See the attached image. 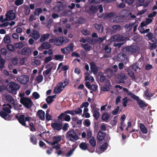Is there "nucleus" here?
I'll return each mask as SVG.
<instances>
[{
	"label": "nucleus",
	"mask_w": 157,
	"mask_h": 157,
	"mask_svg": "<svg viewBox=\"0 0 157 157\" xmlns=\"http://www.w3.org/2000/svg\"><path fill=\"white\" fill-rule=\"evenodd\" d=\"M15 117L18 120L20 124L25 128L29 127V125L26 124V121L29 122L30 121H33V118L31 117L28 116L25 117L24 114H20L19 116L16 115Z\"/></svg>",
	"instance_id": "1"
},
{
	"label": "nucleus",
	"mask_w": 157,
	"mask_h": 157,
	"mask_svg": "<svg viewBox=\"0 0 157 157\" xmlns=\"http://www.w3.org/2000/svg\"><path fill=\"white\" fill-rule=\"evenodd\" d=\"M140 50V48L137 45L132 44L123 48L121 51L126 53L134 54Z\"/></svg>",
	"instance_id": "2"
},
{
	"label": "nucleus",
	"mask_w": 157,
	"mask_h": 157,
	"mask_svg": "<svg viewBox=\"0 0 157 157\" xmlns=\"http://www.w3.org/2000/svg\"><path fill=\"white\" fill-rule=\"evenodd\" d=\"M7 90L10 93L16 94L17 91L19 90L20 86L19 85L14 82H10L7 86Z\"/></svg>",
	"instance_id": "3"
},
{
	"label": "nucleus",
	"mask_w": 157,
	"mask_h": 157,
	"mask_svg": "<svg viewBox=\"0 0 157 157\" xmlns=\"http://www.w3.org/2000/svg\"><path fill=\"white\" fill-rule=\"evenodd\" d=\"M66 137L69 140L73 142H75L79 139L78 135L73 129L69 130L67 132Z\"/></svg>",
	"instance_id": "4"
},
{
	"label": "nucleus",
	"mask_w": 157,
	"mask_h": 157,
	"mask_svg": "<svg viewBox=\"0 0 157 157\" xmlns=\"http://www.w3.org/2000/svg\"><path fill=\"white\" fill-rule=\"evenodd\" d=\"M20 102L25 107L29 109L31 108L33 104V102L30 98L26 97L21 98Z\"/></svg>",
	"instance_id": "5"
},
{
	"label": "nucleus",
	"mask_w": 157,
	"mask_h": 157,
	"mask_svg": "<svg viewBox=\"0 0 157 157\" xmlns=\"http://www.w3.org/2000/svg\"><path fill=\"white\" fill-rule=\"evenodd\" d=\"M127 17L126 15H121L117 16L113 18V20L112 22L114 23L121 22H124L126 20Z\"/></svg>",
	"instance_id": "6"
},
{
	"label": "nucleus",
	"mask_w": 157,
	"mask_h": 157,
	"mask_svg": "<svg viewBox=\"0 0 157 157\" xmlns=\"http://www.w3.org/2000/svg\"><path fill=\"white\" fill-rule=\"evenodd\" d=\"M69 40L65 36H61L58 38H56L55 44L57 46L60 45L63 43H67L69 41Z\"/></svg>",
	"instance_id": "7"
},
{
	"label": "nucleus",
	"mask_w": 157,
	"mask_h": 157,
	"mask_svg": "<svg viewBox=\"0 0 157 157\" xmlns=\"http://www.w3.org/2000/svg\"><path fill=\"white\" fill-rule=\"evenodd\" d=\"M51 126L54 130L59 131L62 128V122L59 121L52 123Z\"/></svg>",
	"instance_id": "8"
},
{
	"label": "nucleus",
	"mask_w": 157,
	"mask_h": 157,
	"mask_svg": "<svg viewBox=\"0 0 157 157\" xmlns=\"http://www.w3.org/2000/svg\"><path fill=\"white\" fill-rule=\"evenodd\" d=\"M18 81L22 84H26L29 81V77L26 75H21L18 77Z\"/></svg>",
	"instance_id": "9"
},
{
	"label": "nucleus",
	"mask_w": 157,
	"mask_h": 157,
	"mask_svg": "<svg viewBox=\"0 0 157 157\" xmlns=\"http://www.w3.org/2000/svg\"><path fill=\"white\" fill-rule=\"evenodd\" d=\"M31 53L32 50L29 47H24L21 51V53L22 55L25 56L27 57H29Z\"/></svg>",
	"instance_id": "10"
},
{
	"label": "nucleus",
	"mask_w": 157,
	"mask_h": 157,
	"mask_svg": "<svg viewBox=\"0 0 157 157\" xmlns=\"http://www.w3.org/2000/svg\"><path fill=\"white\" fill-rule=\"evenodd\" d=\"M6 18H5L6 20L10 21L14 19L15 17V15L13 13L12 10H9L6 14Z\"/></svg>",
	"instance_id": "11"
},
{
	"label": "nucleus",
	"mask_w": 157,
	"mask_h": 157,
	"mask_svg": "<svg viewBox=\"0 0 157 157\" xmlns=\"http://www.w3.org/2000/svg\"><path fill=\"white\" fill-rule=\"evenodd\" d=\"M30 36L35 40H38L40 37V35L39 32L36 30H33L30 34Z\"/></svg>",
	"instance_id": "12"
},
{
	"label": "nucleus",
	"mask_w": 157,
	"mask_h": 157,
	"mask_svg": "<svg viewBox=\"0 0 157 157\" xmlns=\"http://www.w3.org/2000/svg\"><path fill=\"white\" fill-rule=\"evenodd\" d=\"M90 69L92 72L94 74H97L98 72V68L95 63L91 62L90 63Z\"/></svg>",
	"instance_id": "13"
},
{
	"label": "nucleus",
	"mask_w": 157,
	"mask_h": 157,
	"mask_svg": "<svg viewBox=\"0 0 157 157\" xmlns=\"http://www.w3.org/2000/svg\"><path fill=\"white\" fill-rule=\"evenodd\" d=\"M137 102L139 107L143 110L146 109V107L148 105L143 100L140 99L137 101Z\"/></svg>",
	"instance_id": "14"
},
{
	"label": "nucleus",
	"mask_w": 157,
	"mask_h": 157,
	"mask_svg": "<svg viewBox=\"0 0 157 157\" xmlns=\"http://www.w3.org/2000/svg\"><path fill=\"white\" fill-rule=\"evenodd\" d=\"M46 67V68L48 69L43 71V74L45 78H46L47 76L50 73L52 69V67L49 64H47Z\"/></svg>",
	"instance_id": "15"
},
{
	"label": "nucleus",
	"mask_w": 157,
	"mask_h": 157,
	"mask_svg": "<svg viewBox=\"0 0 157 157\" xmlns=\"http://www.w3.org/2000/svg\"><path fill=\"white\" fill-rule=\"evenodd\" d=\"M94 27L97 31L101 33H103L104 31V27L103 25L98 23H96L94 24Z\"/></svg>",
	"instance_id": "16"
},
{
	"label": "nucleus",
	"mask_w": 157,
	"mask_h": 157,
	"mask_svg": "<svg viewBox=\"0 0 157 157\" xmlns=\"http://www.w3.org/2000/svg\"><path fill=\"white\" fill-rule=\"evenodd\" d=\"M105 133L103 132L101 130H99L98 133L97 138L100 141H101L105 138Z\"/></svg>",
	"instance_id": "17"
},
{
	"label": "nucleus",
	"mask_w": 157,
	"mask_h": 157,
	"mask_svg": "<svg viewBox=\"0 0 157 157\" xmlns=\"http://www.w3.org/2000/svg\"><path fill=\"white\" fill-rule=\"evenodd\" d=\"M8 114L3 111L0 112V116L6 120H9L10 118V116Z\"/></svg>",
	"instance_id": "18"
},
{
	"label": "nucleus",
	"mask_w": 157,
	"mask_h": 157,
	"mask_svg": "<svg viewBox=\"0 0 157 157\" xmlns=\"http://www.w3.org/2000/svg\"><path fill=\"white\" fill-rule=\"evenodd\" d=\"M40 119L44 121L45 119V112L42 110H39L36 113Z\"/></svg>",
	"instance_id": "19"
},
{
	"label": "nucleus",
	"mask_w": 157,
	"mask_h": 157,
	"mask_svg": "<svg viewBox=\"0 0 157 157\" xmlns=\"http://www.w3.org/2000/svg\"><path fill=\"white\" fill-rule=\"evenodd\" d=\"M51 44L47 42H44L43 43L41 46L38 49L40 48L42 49H49L51 48Z\"/></svg>",
	"instance_id": "20"
},
{
	"label": "nucleus",
	"mask_w": 157,
	"mask_h": 157,
	"mask_svg": "<svg viewBox=\"0 0 157 157\" xmlns=\"http://www.w3.org/2000/svg\"><path fill=\"white\" fill-rule=\"evenodd\" d=\"M90 13H93L96 12L98 10L97 6L95 5H90L89 7Z\"/></svg>",
	"instance_id": "21"
},
{
	"label": "nucleus",
	"mask_w": 157,
	"mask_h": 157,
	"mask_svg": "<svg viewBox=\"0 0 157 157\" xmlns=\"http://www.w3.org/2000/svg\"><path fill=\"white\" fill-rule=\"evenodd\" d=\"M30 142L33 145H36L37 144V139L36 136L33 134H31L30 136Z\"/></svg>",
	"instance_id": "22"
},
{
	"label": "nucleus",
	"mask_w": 157,
	"mask_h": 157,
	"mask_svg": "<svg viewBox=\"0 0 157 157\" xmlns=\"http://www.w3.org/2000/svg\"><path fill=\"white\" fill-rule=\"evenodd\" d=\"M120 35L119 34H116L111 37L109 39L110 41L112 42L113 41H116L119 42V40Z\"/></svg>",
	"instance_id": "23"
},
{
	"label": "nucleus",
	"mask_w": 157,
	"mask_h": 157,
	"mask_svg": "<svg viewBox=\"0 0 157 157\" xmlns=\"http://www.w3.org/2000/svg\"><path fill=\"white\" fill-rule=\"evenodd\" d=\"M79 147L82 150H88L89 151L88 148L87 144L86 142H82L79 145Z\"/></svg>",
	"instance_id": "24"
},
{
	"label": "nucleus",
	"mask_w": 157,
	"mask_h": 157,
	"mask_svg": "<svg viewBox=\"0 0 157 157\" xmlns=\"http://www.w3.org/2000/svg\"><path fill=\"white\" fill-rule=\"evenodd\" d=\"M64 9V6L63 4H58L55 6L54 8V10L56 12H60L62 10Z\"/></svg>",
	"instance_id": "25"
},
{
	"label": "nucleus",
	"mask_w": 157,
	"mask_h": 157,
	"mask_svg": "<svg viewBox=\"0 0 157 157\" xmlns=\"http://www.w3.org/2000/svg\"><path fill=\"white\" fill-rule=\"evenodd\" d=\"M50 34L48 33L42 35L40 39V41L41 43L44 42L45 40L48 39L50 36Z\"/></svg>",
	"instance_id": "26"
},
{
	"label": "nucleus",
	"mask_w": 157,
	"mask_h": 157,
	"mask_svg": "<svg viewBox=\"0 0 157 157\" xmlns=\"http://www.w3.org/2000/svg\"><path fill=\"white\" fill-rule=\"evenodd\" d=\"M81 46L86 51H89L91 49V46L88 43L86 44H81Z\"/></svg>",
	"instance_id": "27"
},
{
	"label": "nucleus",
	"mask_w": 157,
	"mask_h": 157,
	"mask_svg": "<svg viewBox=\"0 0 157 157\" xmlns=\"http://www.w3.org/2000/svg\"><path fill=\"white\" fill-rule=\"evenodd\" d=\"M135 22L129 24H126L124 25V28L126 29L127 32L130 31H131L133 26L135 25Z\"/></svg>",
	"instance_id": "28"
},
{
	"label": "nucleus",
	"mask_w": 157,
	"mask_h": 157,
	"mask_svg": "<svg viewBox=\"0 0 157 157\" xmlns=\"http://www.w3.org/2000/svg\"><path fill=\"white\" fill-rule=\"evenodd\" d=\"M140 128L143 133L146 134L147 133V130L143 124H140Z\"/></svg>",
	"instance_id": "29"
},
{
	"label": "nucleus",
	"mask_w": 157,
	"mask_h": 157,
	"mask_svg": "<svg viewBox=\"0 0 157 157\" xmlns=\"http://www.w3.org/2000/svg\"><path fill=\"white\" fill-rule=\"evenodd\" d=\"M117 57L120 61H123L127 58V56L124 53H121L118 55Z\"/></svg>",
	"instance_id": "30"
},
{
	"label": "nucleus",
	"mask_w": 157,
	"mask_h": 157,
	"mask_svg": "<svg viewBox=\"0 0 157 157\" xmlns=\"http://www.w3.org/2000/svg\"><path fill=\"white\" fill-rule=\"evenodd\" d=\"M109 117L110 116L108 113H104L101 116V119L103 121L107 122Z\"/></svg>",
	"instance_id": "31"
},
{
	"label": "nucleus",
	"mask_w": 157,
	"mask_h": 157,
	"mask_svg": "<svg viewBox=\"0 0 157 157\" xmlns=\"http://www.w3.org/2000/svg\"><path fill=\"white\" fill-rule=\"evenodd\" d=\"M98 75L100 76V81L102 82H104L106 78V76L102 72H100L98 73Z\"/></svg>",
	"instance_id": "32"
},
{
	"label": "nucleus",
	"mask_w": 157,
	"mask_h": 157,
	"mask_svg": "<svg viewBox=\"0 0 157 157\" xmlns=\"http://www.w3.org/2000/svg\"><path fill=\"white\" fill-rule=\"evenodd\" d=\"M93 116L96 120H97L99 118V112L97 109H95L93 110Z\"/></svg>",
	"instance_id": "33"
},
{
	"label": "nucleus",
	"mask_w": 157,
	"mask_h": 157,
	"mask_svg": "<svg viewBox=\"0 0 157 157\" xmlns=\"http://www.w3.org/2000/svg\"><path fill=\"white\" fill-rule=\"evenodd\" d=\"M138 64L137 63H136L131 66L130 67L134 71H136L138 69H140L139 67Z\"/></svg>",
	"instance_id": "34"
},
{
	"label": "nucleus",
	"mask_w": 157,
	"mask_h": 157,
	"mask_svg": "<svg viewBox=\"0 0 157 157\" xmlns=\"http://www.w3.org/2000/svg\"><path fill=\"white\" fill-rule=\"evenodd\" d=\"M128 94L130 95L132 99L136 100V101L139 99V97L130 92H128Z\"/></svg>",
	"instance_id": "35"
},
{
	"label": "nucleus",
	"mask_w": 157,
	"mask_h": 157,
	"mask_svg": "<svg viewBox=\"0 0 157 157\" xmlns=\"http://www.w3.org/2000/svg\"><path fill=\"white\" fill-rule=\"evenodd\" d=\"M89 143L93 147H94L96 145V141L94 137H92L89 140Z\"/></svg>",
	"instance_id": "36"
},
{
	"label": "nucleus",
	"mask_w": 157,
	"mask_h": 157,
	"mask_svg": "<svg viewBox=\"0 0 157 157\" xmlns=\"http://www.w3.org/2000/svg\"><path fill=\"white\" fill-rule=\"evenodd\" d=\"M55 59L56 60H60L62 61L64 58V56L59 54L56 55L54 56Z\"/></svg>",
	"instance_id": "37"
},
{
	"label": "nucleus",
	"mask_w": 157,
	"mask_h": 157,
	"mask_svg": "<svg viewBox=\"0 0 157 157\" xmlns=\"http://www.w3.org/2000/svg\"><path fill=\"white\" fill-rule=\"evenodd\" d=\"M144 94L145 96L147 97H152L154 94V93H151L149 91L148 89H147L145 91Z\"/></svg>",
	"instance_id": "38"
},
{
	"label": "nucleus",
	"mask_w": 157,
	"mask_h": 157,
	"mask_svg": "<svg viewBox=\"0 0 157 157\" xmlns=\"http://www.w3.org/2000/svg\"><path fill=\"white\" fill-rule=\"evenodd\" d=\"M104 49L105 51V54L109 55L111 52V48L109 47L108 45H106L104 48Z\"/></svg>",
	"instance_id": "39"
},
{
	"label": "nucleus",
	"mask_w": 157,
	"mask_h": 157,
	"mask_svg": "<svg viewBox=\"0 0 157 157\" xmlns=\"http://www.w3.org/2000/svg\"><path fill=\"white\" fill-rule=\"evenodd\" d=\"M63 90L60 87L56 86L54 89V93L56 94H59Z\"/></svg>",
	"instance_id": "40"
},
{
	"label": "nucleus",
	"mask_w": 157,
	"mask_h": 157,
	"mask_svg": "<svg viewBox=\"0 0 157 157\" xmlns=\"http://www.w3.org/2000/svg\"><path fill=\"white\" fill-rule=\"evenodd\" d=\"M24 13L26 15H28L29 14L30 12L29 8L28 6L25 5L24 6Z\"/></svg>",
	"instance_id": "41"
},
{
	"label": "nucleus",
	"mask_w": 157,
	"mask_h": 157,
	"mask_svg": "<svg viewBox=\"0 0 157 157\" xmlns=\"http://www.w3.org/2000/svg\"><path fill=\"white\" fill-rule=\"evenodd\" d=\"M106 36H104L101 37H99L97 39V44H100L104 40L106 39Z\"/></svg>",
	"instance_id": "42"
},
{
	"label": "nucleus",
	"mask_w": 157,
	"mask_h": 157,
	"mask_svg": "<svg viewBox=\"0 0 157 157\" xmlns=\"http://www.w3.org/2000/svg\"><path fill=\"white\" fill-rule=\"evenodd\" d=\"M31 121H30L29 122V125L30 127L29 128L30 130L32 132L36 131V130L33 125V124Z\"/></svg>",
	"instance_id": "43"
},
{
	"label": "nucleus",
	"mask_w": 157,
	"mask_h": 157,
	"mask_svg": "<svg viewBox=\"0 0 157 157\" xmlns=\"http://www.w3.org/2000/svg\"><path fill=\"white\" fill-rule=\"evenodd\" d=\"M73 47L74 45L73 44H71L70 45V46L66 47L64 48L67 51H73Z\"/></svg>",
	"instance_id": "44"
},
{
	"label": "nucleus",
	"mask_w": 157,
	"mask_h": 157,
	"mask_svg": "<svg viewBox=\"0 0 157 157\" xmlns=\"http://www.w3.org/2000/svg\"><path fill=\"white\" fill-rule=\"evenodd\" d=\"M61 139V137L60 136H55L53 138V140H55L57 142V143L59 142Z\"/></svg>",
	"instance_id": "45"
},
{
	"label": "nucleus",
	"mask_w": 157,
	"mask_h": 157,
	"mask_svg": "<svg viewBox=\"0 0 157 157\" xmlns=\"http://www.w3.org/2000/svg\"><path fill=\"white\" fill-rule=\"evenodd\" d=\"M14 46L16 48L21 49L23 46V44L21 42L18 43H15L14 44Z\"/></svg>",
	"instance_id": "46"
},
{
	"label": "nucleus",
	"mask_w": 157,
	"mask_h": 157,
	"mask_svg": "<svg viewBox=\"0 0 157 157\" xmlns=\"http://www.w3.org/2000/svg\"><path fill=\"white\" fill-rule=\"evenodd\" d=\"M107 145L108 144L106 142L105 143L101 146L100 148V150L103 151H105L107 149Z\"/></svg>",
	"instance_id": "47"
},
{
	"label": "nucleus",
	"mask_w": 157,
	"mask_h": 157,
	"mask_svg": "<svg viewBox=\"0 0 157 157\" xmlns=\"http://www.w3.org/2000/svg\"><path fill=\"white\" fill-rule=\"evenodd\" d=\"M7 48L11 52H13L14 50V46L12 44H8L7 45Z\"/></svg>",
	"instance_id": "48"
},
{
	"label": "nucleus",
	"mask_w": 157,
	"mask_h": 157,
	"mask_svg": "<svg viewBox=\"0 0 157 157\" xmlns=\"http://www.w3.org/2000/svg\"><path fill=\"white\" fill-rule=\"evenodd\" d=\"M6 99L8 101L11 103L12 104L14 103V100L12 97L10 95L7 96L6 97Z\"/></svg>",
	"instance_id": "49"
},
{
	"label": "nucleus",
	"mask_w": 157,
	"mask_h": 157,
	"mask_svg": "<svg viewBox=\"0 0 157 157\" xmlns=\"http://www.w3.org/2000/svg\"><path fill=\"white\" fill-rule=\"evenodd\" d=\"M43 80V76L42 75H38L36 78V81L38 83L41 82Z\"/></svg>",
	"instance_id": "50"
},
{
	"label": "nucleus",
	"mask_w": 157,
	"mask_h": 157,
	"mask_svg": "<svg viewBox=\"0 0 157 157\" xmlns=\"http://www.w3.org/2000/svg\"><path fill=\"white\" fill-rule=\"evenodd\" d=\"M46 101L48 104H50L54 101V100L51 98V96H49L46 98Z\"/></svg>",
	"instance_id": "51"
},
{
	"label": "nucleus",
	"mask_w": 157,
	"mask_h": 157,
	"mask_svg": "<svg viewBox=\"0 0 157 157\" xmlns=\"http://www.w3.org/2000/svg\"><path fill=\"white\" fill-rule=\"evenodd\" d=\"M82 33L85 36H87L90 35V31L88 30L87 29H83L81 30Z\"/></svg>",
	"instance_id": "52"
},
{
	"label": "nucleus",
	"mask_w": 157,
	"mask_h": 157,
	"mask_svg": "<svg viewBox=\"0 0 157 157\" xmlns=\"http://www.w3.org/2000/svg\"><path fill=\"white\" fill-rule=\"evenodd\" d=\"M83 124L85 126L89 127L90 125V121L88 119H85L84 121Z\"/></svg>",
	"instance_id": "53"
},
{
	"label": "nucleus",
	"mask_w": 157,
	"mask_h": 157,
	"mask_svg": "<svg viewBox=\"0 0 157 157\" xmlns=\"http://www.w3.org/2000/svg\"><path fill=\"white\" fill-rule=\"evenodd\" d=\"M48 112L49 110L48 109L47 110L46 114V119L48 121H49L52 120L51 116L49 114Z\"/></svg>",
	"instance_id": "54"
},
{
	"label": "nucleus",
	"mask_w": 157,
	"mask_h": 157,
	"mask_svg": "<svg viewBox=\"0 0 157 157\" xmlns=\"http://www.w3.org/2000/svg\"><path fill=\"white\" fill-rule=\"evenodd\" d=\"M3 107H4L2 108V109L3 110V111L6 112L7 113L9 114L10 113H11V110L10 109H9V108L6 106Z\"/></svg>",
	"instance_id": "55"
},
{
	"label": "nucleus",
	"mask_w": 157,
	"mask_h": 157,
	"mask_svg": "<svg viewBox=\"0 0 157 157\" xmlns=\"http://www.w3.org/2000/svg\"><path fill=\"white\" fill-rule=\"evenodd\" d=\"M3 40L4 42L6 43H9L10 41V38L8 35H6Z\"/></svg>",
	"instance_id": "56"
},
{
	"label": "nucleus",
	"mask_w": 157,
	"mask_h": 157,
	"mask_svg": "<svg viewBox=\"0 0 157 157\" xmlns=\"http://www.w3.org/2000/svg\"><path fill=\"white\" fill-rule=\"evenodd\" d=\"M128 75L131 77L133 79H135L136 78L135 76L134 75V72L132 71L129 70L128 71Z\"/></svg>",
	"instance_id": "57"
},
{
	"label": "nucleus",
	"mask_w": 157,
	"mask_h": 157,
	"mask_svg": "<svg viewBox=\"0 0 157 157\" xmlns=\"http://www.w3.org/2000/svg\"><path fill=\"white\" fill-rule=\"evenodd\" d=\"M23 2V0H16L15 1L14 4L16 5L19 6L22 4Z\"/></svg>",
	"instance_id": "58"
},
{
	"label": "nucleus",
	"mask_w": 157,
	"mask_h": 157,
	"mask_svg": "<svg viewBox=\"0 0 157 157\" xmlns=\"http://www.w3.org/2000/svg\"><path fill=\"white\" fill-rule=\"evenodd\" d=\"M99 128V126L98 123L97 121H95L94 123V132H97Z\"/></svg>",
	"instance_id": "59"
},
{
	"label": "nucleus",
	"mask_w": 157,
	"mask_h": 157,
	"mask_svg": "<svg viewBox=\"0 0 157 157\" xmlns=\"http://www.w3.org/2000/svg\"><path fill=\"white\" fill-rule=\"evenodd\" d=\"M117 116H115L113 118V120L111 121L110 122V124L113 126L116 125L117 123V121L116 119Z\"/></svg>",
	"instance_id": "60"
},
{
	"label": "nucleus",
	"mask_w": 157,
	"mask_h": 157,
	"mask_svg": "<svg viewBox=\"0 0 157 157\" xmlns=\"http://www.w3.org/2000/svg\"><path fill=\"white\" fill-rule=\"evenodd\" d=\"M89 42L91 44H97V39H93L91 38L89 40Z\"/></svg>",
	"instance_id": "61"
},
{
	"label": "nucleus",
	"mask_w": 157,
	"mask_h": 157,
	"mask_svg": "<svg viewBox=\"0 0 157 157\" xmlns=\"http://www.w3.org/2000/svg\"><path fill=\"white\" fill-rule=\"evenodd\" d=\"M113 29L116 31H119L121 29V26L120 25H115L112 27Z\"/></svg>",
	"instance_id": "62"
},
{
	"label": "nucleus",
	"mask_w": 157,
	"mask_h": 157,
	"mask_svg": "<svg viewBox=\"0 0 157 157\" xmlns=\"http://www.w3.org/2000/svg\"><path fill=\"white\" fill-rule=\"evenodd\" d=\"M98 86L95 84H93L91 85V88L90 90H92L94 92H96L98 89Z\"/></svg>",
	"instance_id": "63"
},
{
	"label": "nucleus",
	"mask_w": 157,
	"mask_h": 157,
	"mask_svg": "<svg viewBox=\"0 0 157 157\" xmlns=\"http://www.w3.org/2000/svg\"><path fill=\"white\" fill-rule=\"evenodd\" d=\"M74 111L75 113L76 114H78L81 113H82V110L80 108H78L75 109V110H74Z\"/></svg>",
	"instance_id": "64"
}]
</instances>
